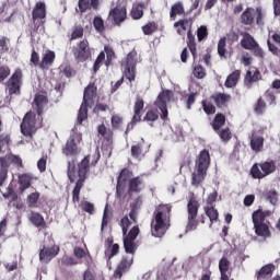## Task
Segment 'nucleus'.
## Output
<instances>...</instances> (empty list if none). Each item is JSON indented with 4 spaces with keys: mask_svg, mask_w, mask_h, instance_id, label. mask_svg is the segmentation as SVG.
I'll use <instances>...</instances> for the list:
<instances>
[{
    "mask_svg": "<svg viewBox=\"0 0 280 280\" xmlns=\"http://www.w3.org/2000/svg\"><path fill=\"white\" fill-rule=\"evenodd\" d=\"M202 107L207 115H213L215 113V106L207 101H202Z\"/></svg>",
    "mask_w": 280,
    "mask_h": 280,
    "instance_id": "51",
    "label": "nucleus"
},
{
    "mask_svg": "<svg viewBox=\"0 0 280 280\" xmlns=\"http://www.w3.org/2000/svg\"><path fill=\"white\" fill-rule=\"evenodd\" d=\"M40 126V118L36 119V114L30 112L24 116L21 124V132L25 137H32V133Z\"/></svg>",
    "mask_w": 280,
    "mask_h": 280,
    "instance_id": "10",
    "label": "nucleus"
},
{
    "mask_svg": "<svg viewBox=\"0 0 280 280\" xmlns=\"http://www.w3.org/2000/svg\"><path fill=\"white\" fill-rule=\"evenodd\" d=\"M74 57L77 60L84 62L91 58V48L89 47L88 40H82L79 43V47L74 50Z\"/></svg>",
    "mask_w": 280,
    "mask_h": 280,
    "instance_id": "17",
    "label": "nucleus"
},
{
    "mask_svg": "<svg viewBox=\"0 0 280 280\" xmlns=\"http://www.w3.org/2000/svg\"><path fill=\"white\" fill-rule=\"evenodd\" d=\"M156 30V26L152 23H149L147 25H144L142 27V32L145 34V35H150L152 34L154 31Z\"/></svg>",
    "mask_w": 280,
    "mask_h": 280,
    "instance_id": "57",
    "label": "nucleus"
},
{
    "mask_svg": "<svg viewBox=\"0 0 280 280\" xmlns=\"http://www.w3.org/2000/svg\"><path fill=\"white\" fill-rule=\"evenodd\" d=\"M261 80V73L257 69L248 70L245 74L244 84L247 89H252L255 82Z\"/></svg>",
    "mask_w": 280,
    "mask_h": 280,
    "instance_id": "21",
    "label": "nucleus"
},
{
    "mask_svg": "<svg viewBox=\"0 0 280 280\" xmlns=\"http://www.w3.org/2000/svg\"><path fill=\"white\" fill-rule=\"evenodd\" d=\"M37 167L39 172H45L47 170V160L45 158H42L37 162Z\"/></svg>",
    "mask_w": 280,
    "mask_h": 280,
    "instance_id": "60",
    "label": "nucleus"
},
{
    "mask_svg": "<svg viewBox=\"0 0 280 280\" xmlns=\"http://www.w3.org/2000/svg\"><path fill=\"white\" fill-rule=\"evenodd\" d=\"M275 16H280V0H273Z\"/></svg>",
    "mask_w": 280,
    "mask_h": 280,
    "instance_id": "64",
    "label": "nucleus"
},
{
    "mask_svg": "<svg viewBox=\"0 0 280 280\" xmlns=\"http://www.w3.org/2000/svg\"><path fill=\"white\" fill-rule=\"evenodd\" d=\"M128 13L126 11V5L117 4L109 11V19H113L115 25H121L126 21Z\"/></svg>",
    "mask_w": 280,
    "mask_h": 280,
    "instance_id": "15",
    "label": "nucleus"
},
{
    "mask_svg": "<svg viewBox=\"0 0 280 280\" xmlns=\"http://www.w3.org/2000/svg\"><path fill=\"white\" fill-rule=\"evenodd\" d=\"M31 222L34 226H45V218L38 212H32Z\"/></svg>",
    "mask_w": 280,
    "mask_h": 280,
    "instance_id": "35",
    "label": "nucleus"
},
{
    "mask_svg": "<svg viewBox=\"0 0 280 280\" xmlns=\"http://www.w3.org/2000/svg\"><path fill=\"white\" fill-rule=\"evenodd\" d=\"M231 98V96L226 95V94H217L214 96V102L217 104V106H219V108H222V106H224V104H226V102Z\"/></svg>",
    "mask_w": 280,
    "mask_h": 280,
    "instance_id": "39",
    "label": "nucleus"
},
{
    "mask_svg": "<svg viewBox=\"0 0 280 280\" xmlns=\"http://www.w3.org/2000/svg\"><path fill=\"white\" fill-rule=\"evenodd\" d=\"M206 214L208 215L210 222H215L218 220V210L213 208V206H206L205 207Z\"/></svg>",
    "mask_w": 280,
    "mask_h": 280,
    "instance_id": "38",
    "label": "nucleus"
},
{
    "mask_svg": "<svg viewBox=\"0 0 280 280\" xmlns=\"http://www.w3.org/2000/svg\"><path fill=\"white\" fill-rule=\"evenodd\" d=\"M159 119V112L156 109H151L147 113L144 121H156Z\"/></svg>",
    "mask_w": 280,
    "mask_h": 280,
    "instance_id": "46",
    "label": "nucleus"
},
{
    "mask_svg": "<svg viewBox=\"0 0 280 280\" xmlns=\"http://www.w3.org/2000/svg\"><path fill=\"white\" fill-rule=\"evenodd\" d=\"M20 189L21 191H25V189H30L32 185V175L22 174L19 176Z\"/></svg>",
    "mask_w": 280,
    "mask_h": 280,
    "instance_id": "31",
    "label": "nucleus"
},
{
    "mask_svg": "<svg viewBox=\"0 0 280 280\" xmlns=\"http://www.w3.org/2000/svg\"><path fill=\"white\" fill-rule=\"evenodd\" d=\"M253 202H255V195H247L244 198V206L245 207H250L253 205Z\"/></svg>",
    "mask_w": 280,
    "mask_h": 280,
    "instance_id": "63",
    "label": "nucleus"
},
{
    "mask_svg": "<svg viewBox=\"0 0 280 280\" xmlns=\"http://www.w3.org/2000/svg\"><path fill=\"white\" fill-rule=\"evenodd\" d=\"M97 89L93 85H89L84 90L83 94V103L81 104V107L79 109L78 114V124H82L84 119L89 117V106L92 104H95V93Z\"/></svg>",
    "mask_w": 280,
    "mask_h": 280,
    "instance_id": "6",
    "label": "nucleus"
},
{
    "mask_svg": "<svg viewBox=\"0 0 280 280\" xmlns=\"http://www.w3.org/2000/svg\"><path fill=\"white\" fill-rule=\"evenodd\" d=\"M265 197L271 205H277V201L279 200V194H277L276 190L267 191Z\"/></svg>",
    "mask_w": 280,
    "mask_h": 280,
    "instance_id": "43",
    "label": "nucleus"
},
{
    "mask_svg": "<svg viewBox=\"0 0 280 280\" xmlns=\"http://www.w3.org/2000/svg\"><path fill=\"white\" fill-rule=\"evenodd\" d=\"M104 60H106V54H104V51L100 52V55L97 56L94 66H93V71L94 73H97V71H100V67H102V62H104Z\"/></svg>",
    "mask_w": 280,
    "mask_h": 280,
    "instance_id": "40",
    "label": "nucleus"
},
{
    "mask_svg": "<svg viewBox=\"0 0 280 280\" xmlns=\"http://www.w3.org/2000/svg\"><path fill=\"white\" fill-rule=\"evenodd\" d=\"M217 200H218V192L214 191L209 195L206 207H213V202H215Z\"/></svg>",
    "mask_w": 280,
    "mask_h": 280,
    "instance_id": "56",
    "label": "nucleus"
},
{
    "mask_svg": "<svg viewBox=\"0 0 280 280\" xmlns=\"http://www.w3.org/2000/svg\"><path fill=\"white\" fill-rule=\"evenodd\" d=\"M266 110V103L264 102V100H258L257 105L255 107V112L258 115H261V113H264Z\"/></svg>",
    "mask_w": 280,
    "mask_h": 280,
    "instance_id": "54",
    "label": "nucleus"
},
{
    "mask_svg": "<svg viewBox=\"0 0 280 280\" xmlns=\"http://www.w3.org/2000/svg\"><path fill=\"white\" fill-rule=\"evenodd\" d=\"M23 78V72L18 69L11 75L9 81L7 82V89L9 91V95H19L21 93V79Z\"/></svg>",
    "mask_w": 280,
    "mask_h": 280,
    "instance_id": "14",
    "label": "nucleus"
},
{
    "mask_svg": "<svg viewBox=\"0 0 280 280\" xmlns=\"http://www.w3.org/2000/svg\"><path fill=\"white\" fill-rule=\"evenodd\" d=\"M218 135L222 141H230L231 140V129L225 128L222 130H218Z\"/></svg>",
    "mask_w": 280,
    "mask_h": 280,
    "instance_id": "48",
    "label": "nucleus"
},
{
    "mask_svg": "<svg viewBox=\"0 0 280 280\" xmlns=\"http://www.w3.org/2000/svg\"><path fill=\"white\" fill-rule=\"evenodd\" d=\"M272 40H275L277 46H275L272 43H270V40L267 42V45L269 47V51H271V54L277 55L280 51V35L277 34V33L273 34L272 35Z\"/></svg>",
    "mask_w": 280,
    "mask_h": 280,
    "instance_id": "32",
    "label": "nucleus"
},
{
    "mask_svg": "<svg viewBox=\"0 0 280 280\" xmlns=\"http://www.w3.org/2000/svg\"><path fill=\"white\" fill-rule=\"evenodd\" d=\"M184 13H185V8L183 7V3L177 2L171 9V19H174Z\"/></svg>",
    "mask_w": 280,
    "mask_h": 280,
    "instance_id": "37",
    "label": "nucleus"
},
{
    "mask_svg": "<svg viewBox=\"0 0 280 280\" xmlns=\"http://www.w3.org/2000/svg\"><path fill=\"white\" fill-rule=\"evenodd\" d=\"M226 118L222 114H218L212 122V128L218 132L222 126H224Z\"/></svg>",
    "mask_w": 280,
    "mask_h": 280,
    "instance_id": "36",
    "label": "nucleus"
},
{
    "mask_svg": "<svg viewBox=\"0 0 280 280\" xmlns=\"http://www.w3.org/2000/svg\"><path fill=\"white\" fill-rule=\"evenodd\" d=\"M80 141H82V133L78 132V129H73L63 149V154L66 156H78L80 154V148L78 147Z\"/></svg>",
    "mask_w": 280,
    "mask_h": 280,
    "instance_id": "11",
    "label": "nucleus"
},
{
    "mask_svg": "<svg viewBox=\"0 0 280 280\" xmlns=\"http://www.w3.org/2000/svg\"><path fill=\"white\" fill-rule=\"evenodd\" d=\"M276 269H277V267L273 264H268V265L264 266L256 273L257 280L270 279V277H272V273L275 272Z\"/></svg>",
    "mask_w": 280,
    "mask_h": 280,
    "instance_id": "23",
    "label": "nucleus"
},
{
    "mask_svg": "<svg viewBox=\"0 0 280 280\" xmlns=\"http://www.w3.org/2000/svg\"><path fill=\"white\" fill-rule=\"evenodd\" d=\"M84 36V28L81 26H77L71 35V40H78V38H82Z\"/></svg>",
    "mask_w": 280,
    "mask_h": 280,
    "instance_id": "52",
    "label": "nucleus"
},
{
    "mask_svg": "<svg viewBox=\"0 0 280 280\" xmlns=\"http://www.w3.org/2000/svg\"><path fill=\"white\" fill-rule=\"evenodd\" d=\"M124 73L129 82L135 81V71L137 69V52H129L124 63Z\"/></svg>",
    "mask_w": 280,
    "mask_h": 280,
    "instance_id": "13",
    "label": "nucleus"
},
{
    "mask_svg": "<svg viewBox=\"0 0 280 280\" xmlns=\"http://www.w3.org/2000/svg\"><path fill=\"white\" fill-rule=\"evenodd\" d=\"M195 264H196V258L189 257L187 260L184 261L183 268H185V270H189V268L194 267Z\"/></svg>",
    "mask_w": 280,
    "mask_h": 280,
    "instance_id": "59",
    "label": "nucleus"
},
{
    "mask_svg": "<svg viewBox=\"0 0 280 280\" xmlns=\"http://www.w3.org/2000/svg\"><path fill=\"white\" fill-rule=\"evenodd\" d=\"M250 51H253L254 55L257 56V58L264 57V50L261 49V47H259V44H257L254 48H252Z\"/></svg>",
    "mask_w": 280,
    "mask_h": 280,
    "instance_id": "61",
    "label": "nucleus"
},
{
    "mask_svg": "<svg viewBox=\"0 0 280 280\" xmlns=\"http://www.w3.org/2000/svg\"><path fill=\"white\" fill-rule=\"evenodd\" d=\"M172 207L163 205L156 208L154 218L151 222V233L153 237H163L167 233V223L170 222V213Z\"/></svg>",
    "mask_w": 280,
    "mask_h": 280,
    "instance_id": "4",
    "label": "nucleus"
},
{
    "mask_svg": "<svg viewBox=\"0 0 280 280\" xmlns=\"http://www.w3.org/2000/svg\"><path fill=\"white\" fill-rule=\"evenodd\" d=\"M88 172H89V158H84L79 164V170H78L79 180L77 182L75 187L73 189V197H72L73 202H80V191L82 189V183L84 178H86Z\"/></svg>",
    "mask_w": 280,
    "mask_h": 280,
    "instance_id": "9",
    "label": "nucleus"
},
{
    "mask_svg": "<svg viewBox=\"0 0 280 280\" xmlns=\"http://www.w3.org/2000/svg\"><path fill=\"white\" fill-rule=\"evenodd\" d=\"M59 252L60 247L58 246L43 247L39 252V261H42V264H49Z\"/></svg>",
    "mask_w": 280,
    "mask_h": 280,
    "instance_id": "18",
    "label": "nucleus"
},
{
    "mask_svg": "<svg viewBox=\"0 0 280 280\" xmlns=\"http://www.w3.org/2000/svg\"><path fill=\"white\" fill-rule=\"evenodd\" d=\"M78 175V172L75 171V160H69L68 161V178L70 183H75V176Z\"/></svg>",
    "mask_w": 280,
    "mask_h": 280,
    "instance_id": "33",
    "label": "nucleus"
},
{
    "mask_svg": "<svg viewBox=\"0 0 280 280\" xmlns=\"http://www.w3.org/2000/svg\"><path fill=\"white\" fill-rule=\"evenodd\" d=\"M194 75H195V78L202 80V78H205V75H207V72L205 71V68H202V66H195Z\"/></svg>",
    "mask_w": 280,
    "mask_h": 280,
    "instance_id": "50",
    "label": "nucleus"
},
{
    "mask_svg": "<svg viewBox=\"0 0 280 280\" xmlns=\"http://www.w3.org/2000/svg\"><path fill=\"white\" fill-rule=\"evenodd\" d=\"M10 77V68L8 66H0V82H4Z\"/></svg>",
    "mask_w": 280,
    "mask_h": 280,
    "instance_id": "47",
    "label": "nucleus"
},
{
    "mask_svg": "<svg viewBox=\"0 0 280 280\" xmlns=\"http://www.w3.org/2000/svg\"><path fill=\"white\" fill-rule=\"evenodd\" d=\"M47 104H49V101L47 100V94L38 93L35 95L34 106L36 107L38 117L43 115V110L47 108Z\"/></svg>",
    "mask_w": 280,
    "mask_h": 280,
    "instance_id": "20",
    "label": "nucleus"
},
{
    "mask_svg": "<svg viewBox=\"0 0 280 280\" xmlns=\"http://www.w3.org/2000/svg\"><path fill=\"white\" fill-rule=\"evenodd\" d=\"M81 209L85 211V213H90V215H93L95 212V206L89 201H82Z\"/></svg>",
    "mask_w": 280,
    "mask_h": 280,
    "instance_id": "42",
    "label": "nucleus"
},
{
    "mask_svg": "<svg viewBox=\"0 0 280 280\" xmlns=\"http://www.w3.org/2000/svg\"><path fill=\"white\" fill-rule=\"evenodd\" d=\"M229 266H231V262L226 257H223L219 261V270L220 272H229Z\"/></svg>",
    "mask_w": 280,
    "mask_h": 280,
    "instance_id": "45",
    "label": "nucleus"
},
{
    "mask_svg": "<svg viewBox=\"0 0 280 280\" xmlns=\"http://www.w3.org/2000/svg\"><path fill=\"white\" fill-rule=\"evenodd\" d=\"M54 60H56V52L48 50L43 55V59L40 62L42 69H48V67H51L54 65Z\"/></svg>",
    "mask_w": 280,
    "mask_h": 280,
    "instance_id": "28",
    "label": "nucleus"
},
{
    "mask_svg": "<svg viewBox=\"0 0 280 280\" xmlns=\"http://www.w3.org/2000/svg\"><path fill=\"white\" fill-rule=\"evenodd\" d=\"M38 198H40V194L39 192H33L31 195L27 196V205L31 208L36 207V202H38Z\"/></svg>",
    "mask_w": 280,
    "mask_h": 280,
    "instance_id": "41",
    "label": "nucleus"
},
{
    "mask_svg": "<svg viewBox=\"0 0 280 280\" xmlns=\"http://www.w3.org/2000/svg\"><path fill=\"white\" fill-rule=\"evenodd\" d=\"M242 72L240 70H236L232 72L230 75H228L226 81H225V86L226 89H233L237 86V82H240V75Z\"/></svg>",
    "mask_w": 280,
    "mask_h": 280,
    "instance_id": "30",
    "label": "nucleus"
},
{
    "mask_svg": "<svg viewBox=\"0 0 280 280\" xmlns=\"http://www.w3.org/2000/svg\"><path fill=\"white\" fill-rule=\"evenodd\" d=\"M93 26L95 27L96 32H103L104 31V20H102V18H100V16L94 18Z\"/></svg>",
    "mask_w": 280,
    "mask_h": 280,
    "instance_id": "49",
    "label": "nucleus"
},
{
    "mask_svg": "<svg viewBox=\"0 0 280 280\" xmlns=\"http://www.w3.org/2000/svg\"><path fill=\"white\" fill-rule=\"evenodd\" d=\"M174 97V93L170 90H163L162 93L159 94L155 106H158L159 110H161L162 119H167V104L172 102V98Z\"/></svg>",
    "mask_w": 280,
    "mask_h": 280,
    "instance_id": "12",
    "label": "nucleus"
},
{
    "mask_svg": "<svg viewBox=\"0 0 280 280\" xmlns=\"http://www.w3.org/2000/svg\"><path fill=\"white\" fill-rule=\"evenodd\" d=\"M141 205H143V197L142 196H139L138 198H136L133 200V202L131 203V211L129 213V218L133 222H137V211H139V209H141Z\"/></svg>",
    "mask_w": 280,
    "mask_h": 280,
    "instance_id": "26",
    "label": "nucleus"
},
{
    "mask_svg": "<svg viewBox=\"0 0 280 280\" xmlns=\"http://www.w3.org/2000/svg\"><path fill=\"white\" fill-rule=\"evenodd\" d=\"M250 148L254 152H260L264 148V137L253 133L250 137Z\"/></svg>",
    "mask_w": 280,
    "mask_h": 280,
    "instance_id": "27",
    "label": "nucleus"
},
{
    "mask_svg": "<svg viewBox=\"0 0 280 280\" xmlns=\"http://www.w3.org/2000/svg\"><path fill=\"white\" fill-rule=\"evenodd\" d=\"M74 256L77 259H84V257H86V252H84L82 247H74Z\"/></svg>",
    "mask_w": 280,
    "mask_h": 280,
    "instance_id": "58",
    "label": "nucleus"
},
{
    "mask_svg": "<svg viewBox=\"0 0 280 280\" xmlns=\"http://www.w3.org/2000/svg\"><path fill=\"white\" fill-rule=\"evenodd\" d=\"M80 12H86L89 10V0H79Z\"/></svg>",
    "mask_w": 280,
    "mask_h": 280,
    "instance_id": "62",
    "label": "nucleus"
},
{
    "mask_svg": "<svg viewBox=\"0 0 280 280\" xmlns=\"http://www.w3.org/2000/svg\"><path fill=\"white\" fill-rule=\"evenodd\" d=\"M209 165H211V155L207 149H203L197 155L195 170L191 175L192 187H201L202 194H205V187H202V183L207 177V170H209Z\"/></svg>",
    "mask_w": 280,
    "mask_h": 280,
    "instance_id": "3",
    "label": "nucleus"
},
{
    "mask_svg": "<svg viewBox=\"0 0 280 280\" xmlns=\"http://www.w3.org/2000/svg\"><path fill=\"white\" fill-rule=\"evenodd\" d=\"M47 16V10L45 8V2H37L33 10V21H37V19H45Z\"/></svg>",
    "mask_w": 280,
    "mask_h": 280,
    "instance_id": "25",
    "label": "nucleus"
},
{
    "mask_svg": "<svg viewBox=\"0 0 280 280\" xmlns=\"http://www.w3.org/2000/svg\"><path fill=\"white\" fill-rule=\"evenodd\" d=\"M200 205H198V200L194 197V194L190 196L189 201L187 203V212H188V223H187V231H196L198 229V209Z\"/></svg>",
    "mask_w": 280,
    "mask_h": 280,
    "instance_id": "8",
    "label": "nucleus"
},
{
    "mask_svg": "<svg viewBox=\"0 0 280 280\" xmlns=\"http://www.w3.org/2000/svg\"><path fill=\"white\" fill-rule=\"evenodd\" d=\"M110 218V211H108V206L105 207L104 213H103V220L101 224L102 231H104V226L108 225V219Z\"/></svg>",
    "mask_w": 280,
    "mask_h": 280,
    "instance_id": "53",
    "label": "nucleus"
},
{
    "mask_svg": "<svg viewBox=\"0 0 280 280\" xmlns=\"http://www.w3.org/2000/svg\"><path fill=\"white\" fill-rule=\"evenodd\" d=\"M145 106V103L143 102V98L138 97L133 107V117L131 119V122L128 125L127 130H132L139 121H141V113H143V108Z\"/></svg>",
    "mask_w": 280,
    "mask_h": 280,
    "instance_id": "16",
    "label": "nucleus"
},
{
    "mask_svg": "<svg viewBox=\"0 0 280 280\" xmlns=\"http://www.w3.org/2000/svg\"><path fill=\"white\" fill-rule=\"evenodd\" d=\"M143 189V179L135 177L129 180V194H139Z\"/></svg>",
    "mask_w": 280,
    "mask_h": 280,
    "instance_id": "29",
    "label": "nucleus"
},
{
    "mask_svg": "<svg viewBox=\"0 0 280 280\" xmlns=\"http://www.w3.org/2000/svg\"><path fill=\"white\" fill-rule=\"evenodd\" d=\"M130 219L128 217H125L120 221V226L122 229V242H124V248L126 253H128L130 256H122L121 261L117 266L116 270L114 271V278L115 279H121L124 277V273L128 272L130 270V266H132L135 250L137 248V245L135 244V240L139 237V226H133L129 233L128 229H130ZM128 233V234H127Z\"/></svg>",
    "mask_w": 280,
    "mask_h": 280,
    "instance_id": "1",
    "label": "nucleus"
},
{
    "mask_svg": "<svg viewBox=\"0 0 280 280\" xmlns=\"http://www.w3.org/2000/svg\"><path fill=\"white\" fill-rule=\"evenodd\" d=\"M218 54L221 58H224V54H226V38H221L218 43Z\"/></svg>",
    "mask_w": 280,
    "mask_h": 280,
    "instance_id": "44",
    "label": "nucleus"
},
{
    "mask_svg": "<svg viewBox=\"0 0 280 280\" xmlns=\"http://www.w3.org/2000/svg\"><path fill=\"white\" fill-rule=\"evenodd\" d=\"M277 171V164L275 161H265L259 164H254L250 170V174L253 178H266V176H270V174H275Z\"/></svg>",
    "mask_w": 280,
    "mask_h": 280,
    "instance_id": "7",
    "label": "nucleus"
},
{
    "mask_svg": "<svg viewBox=\"0 0 280 280\" xmlns=\"http://www.w3.org/2000/svg\"><path fill=\"white\" fill-rule=\"evenodd\" d=\"M11 163L15 165H22L21 158L12 155L10 152V136L1 135L0 136V187L8 179V168Z\"/></svg>",
    "mask_w": 280,
    "mask_h": 280,
    "instance_id": "2",
    "label": "nucleus"
},
{
    "mask_svg": "<svg viewBox=\"0 0 280 280\" xmlns=\"http://www.w3.org/2000/svg\"><path fill=\"white\" fill-rule=\"evenodd\" d=\"M150 147H145V141L141 139V142L133 144L131 147V156L133 159H137L138 161H141L145 154H148V150Z\"/></svg>",
    "mask_w": 280,
    "mask_h": 280,
    "instance_id": "19",
    "label": "nucleus"
},
{
    "mask_svg": "<svg viewBox=\"0 0 280 280\" xmlns=\"http://www.w3.org/2000/svg\"><path fill=\"white\" fill-rule=\"evenodd\" d=\"M207 28L206 26H200L198 30H197V38L198 40H205V38H207Z\"/></svg>",
    "mask_w": 280,
    "mask_h": 280,
    "instance_id": "55",
    "label": "nucleus"
},
{
    "mask_svg": "<svg viewBox=\"0 0 280 280\" xmlns=\"http://www.w3.org/2000/svg\"><path fill=\"white\" fill-rule=\"evenodd\" d=\"M149 3V1L135 3L131 9V18L136 21L141 19L143 16V10L148 8Z\"/></svg>",
    "mask_w": 280,
    "mask_h": 280,
    "instance_id": "24",
    "label": "nucleus"
},
{
    "mask_svg": "<svg viewBox=\"0 0 280 280\" xmlns=\"http://www.w3.org/2000/svg\"><path fill=\"white\" fill-rule=\"evenodd\" d=\"M243 38L241 39V46L243 49L252 50L257 47V40H255V37L250 35L249 33H242Z\"/></svg>",
    "mask_w": 280,
    "mask_h": 280,
    "instance_id": "22",
    "label": "nucleus"
},
{
    "mask_svg": "<svg viewBox=\"0 0 280 280\" xmlns=\"http://www.w3.org/2000/svg\"><path fill=\"white\" fill-rule=\"evenodd\" d=\"M255 9H247L241 16L245 25H250L255 19Z\"/></svg>",
    "mask_w": 280,
    "mask_h": 280,
    "instance_id": "34",
    "label": "nucleus"
},
{
    "mask_svg": "<svg viewBox=\"0 0 280 280\" xmlns=\"http://www.w3.org/2000/svg\"><path fill=\"white\" fill-rule=\"evenodd\" d=\"M270 215V211L257 210L253 213V224L256 235L259 237H270V228L266 218Z\"/></svg>",
    "mask_w": 280,
    "mask_h": 280,
    "instance_id": "5",
    "label": "nucleus"
}]
</instances>
